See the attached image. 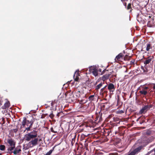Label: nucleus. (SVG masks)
<instances>
[{
	"instance_id": "79ce46f5",
	"label": "nucleus",
	"mask_w": 155,
	"mask_h": 155,
	"mask_svg": "<svg viewBox=\"0 0 155 155\" xmlns=\"http://www.w3.org/2000/svg\"><path fill=\"white\" fill-rule=\"evenodd\" d=\"M13 132L15 133H16L18 131V129L17 128L13 129Z\"/></svg>"
},
{
	"instance_id": "4be33fe9",
	"label": "nucleus",
	"mask_w": 155,
	"mask_h": 155,
	"mask_svg": "<svg viewBox=\"0 0 155 155\" xmlns=\"http://www.w3.org/2000/svg\"><path fill=\"white\" fill-rule=\"evenodd\" d=\"M131 5V3H129L128 4L127 7H126L127 10H129V12L130 13L131 12L132 10V9Z\"/></svg>"
},
{
	"instance_id": "4468645a",
	"label": "nucleus",
	"mask_w": 155,
	"mask_h": 155,
	"mask_svg": "<svg viewBox=\"0 0 155 155\" xmlns=\"http://www.w3.org/2000/svg\"><path fill=\"white\" fill-rule=\"evenodd\" d=\"M110 107L109 103L108 102L103 104L101 105V110H104L105 109L107 110Z\"/></svg>"
},
{
	"instance_id": "6e6552de",
	"label": "nucleus",
	"mask_w": 155,
	"mask_h": 155,
	"mask_svg": "<svg viewBox=\"0 0 155 155\" xmlns=\"http://www.w3.org/2000/svg\"><path fill=\"white\" fill-rule=\"evenodd\" d=\"M73 92V91L72 93L66 92L65 94V98L67 100L72 101L73 100H74V97L72 95Z\"/></svg>"
},
{
	"instance_id": "412c9836",
	"label": "nucleus",
	"mask_w": 155,
	"mask_h": 155,
	"mask_svg": "<svg viewBox=\"0 0 155 155\" xmlns=\"http://www.w3.org/2000/svg\"><path fill=\"white\" fill-rule=\"evenodd\" d=\"M152 45L150 44V43L147 44V47L146 48V51H149L150 49H152Z\"/></svg>"
},
{
	"instance_id": "5701e85b",
	"label": "nucleus",
	"mask_w": 155,
	"mask_h": 155,
	"mask_svg": "<svg viewBox=\"0 0 155 155\" xmlns=\"http://www.w3.org/2000/svg\"><path fill=\"white\" fill-rule=\"evenodd\" d=\"M65 115V114H64V113L63 112L61 111L60 112L58 113L57 114V116L58 117H63Z\"/></svg>"
},
{
	"instance_id": "72a5a7b5",
	"label": "nucleus",
	"mask_w": 155,
	"mask_h": 155,
	"mask_svg": "<svg viewBox=\"0 0 155 155\" xmlns=\"http://www.w3.org/2000/svg\"><path fill=\"white\" fill-rule=\"evenodd\" d=\"M88 143L89 142H87L86 141L84 142V147L86 150H88Z\"/></svg>"
},
{
	"instance_id": "5fc2aeb1",
	"label": "nucleus",
	"mask_w": 155,
	"mask_h": 155,
	"mask_svg": "<svg viewBox=\"0 0 155 155\" xmlns=\"http://www.w3.org/2000/svg\"><path fill=\"white\" fill-rule=\"evenodd\" d=\"M0 155H2V153H0Z\"/></svg>"
},
{
	"instance_id": "7c9ffc66",
	"label": "nucleus",
	"mask_w": 155,
	"mask_h": 155,
	"mask_svg": "<svg viewBox=\"0 0 155 155\" xmlns=\"http://www.w3.org/2000/svg\"><path fill=\"white\" fill-rule=\"evenodd\" d=\"M107 87V85H105L104 87L101 88L100 90V93H103V91L106 90Z\"/></svg>"
},
{
	"instance_id": "2f4dec72",
	"label": "nucleus",
	"mask_w": 155,
	"mask_h": 155,
	"mask_svg": "<svg viewBox=\"0 0 155 155\" xmlns=\"http://www.w3.org/2000/svg\"><path fill=\"white\" fill-rule=\"evenodd\" d=\"M153 24L152 23H151L150 21H149L148 22L147 24V26L148 27H152L153 26Z\"/></svg>"
},
{
	"instance_id": "bb28decb",
	"label": "nucleus",
	"mask_w": 155,
	"mask_h": 155,
	"mask_svg": "<svg viewBox=\"0 0 155 155\" xmlns=\"http://www.w3.org/2000/svg\"><path fill=\"white\" fill-rule=\"evenodd\" d=\"M87 137V136L82 134L81 135L80 137V140L81 141H82L85 139V138Z\"/></svg>"
},
{
	"instance_id": "f704fd0d",
	"label": "nucleus",
	"mask_w": 155,
	"mask_h": 155,
	"mask_svg": "<svg viewBox=\"0 0 155 155\" xmlns=\"http://www.w3.org/2000/svg\"><path fill=\"white\" fill-rule=\"evenodd\" d=\"M87 101V100H81L80 101V102H81V103L82 104H85L86 103Z\"/></svg>"
},
{
	"instance_id": "20e7f679",
	"label": "nucleus",
	"mask_w": 155,
	"mask_h": 155,
	"mask_svg": "<svg viewBox=\"0 0 155 155\" xmlns=\"http://www.w3.org/2000/svg\"><path fill=\"white\" fill-rule=\"evenodd\" d=\"M153 107L152 104H147L144 106L139 112L140 114H145L150 109Z\"/></svg>"
},
{
	"instance_id": "ddd939ff",
	"label": "nucleus",
	"mask_w": 155,
	"mask_h": 155,
	"mask_svg": "<svg viewBox=\"0 0 155 155\" xmlns=\"http://www.w3.org/2000/svg\"><path fill=\"white\" fill-rule=\"evenodd\" d=\"M80 74L79 73V71H76L75 72L74 75V80L76 81H79V76H80Z\"/></svg>"
},
{
	"instance_id": "c03bdc74",
	"label": "nucleus",
	"mask_w": 155,
	"mask_h": 155,
	"mask_svg": "<svg viewBox=\"0 0 155 155\" xmlns=\"http://www.w3.org/2000/svg\"><path fill=\"white\" fill-rule=\"evenodd\" d=\"M107 92H108L107 91V90H105L103 91V93H101V94H104V93L107 94ZM100 94H101V93H100Z\"/></svg>"
},
{
	"instance_id": "a18cd8bd",
	"label": "nucleus",
	"mask_w": 155,
	"mask_h": 155,
	"mask_svg": "<svg viewBox=\"0 0 155 155\" xmlns=\"http://www.w3.org/2000/svg\"><path fill=\"white\" fill-rule=\"evenodd\" d=\"M106 71H107V70H106V69H105V70H104L103 71L101 74H104V73Z\"/></svg>"
},
{
	"instance_id": "1a4fd4ad",
	"label": "nucleus",
	"mask_w": 155,
	"mask_h": 155,
	"mask_svg": "<svg viewBox=\"0 0 155 155\" xmlns=\"http://www.w3.org/2000/svg\"><path fill=\"white\" fill-rule=\"evenodd\" d=\"M142 148V146H139L135 149L132 151L128 154L127 155H135L136 154L139 152Z\"/></svg>"
},
{
	"instance_id": "423d86ee",
	"label": "nucleus",
	"mask_w": 155,
	"mask_h": 155,
	"mask_svg": "<svg viewBox=\"0 0 155 155\" xmlns=\"http://www.w3.org/2000/svg\"><path fill=\"white\" fill-rule=\"evenodd\" d=\"M89 71L90 73H92L95 77L98 75V70L95 67L91 66L89 68Z\"/></svg>"
},
{
	"instance_id": "7ed1b4c3",
	"label": "nucleus",
	"mask_w": 155,
	"mask_h": 155,
	"mask_svg": "<svg viewBox=\"0 0 155 155\" xmlns=\"http://www.w3.org/2000/svg\"><path fill=\"white\" fill-rule=\"evenodd\" d=\"M7 141L8 145V152L11 151L12 150H13L15 148L16 144V142L15 140L12 138H10L7 139Z\"/></svg>"
},
{
	"instance_id": "f03ea898",
	"label": "nucleus",
	"mask_w": 155,
	"mask_h": 155,
	"mask_svg": "<svg viewBox=\"0 0 155 155\" xmlns=\"http://www.w3.org/2000/svg\"><path fill=\"white\" fill-rule=\"evenodd\" d=\"M34 121V119L29 121L27 120L26 117H24L23 120L21 122L22 125L21 126V129L25 128V130L23 131L24 133L25 132L26 130L29 131L31 130Z\"/></svg>"
},
{
	"instance_id": "f257e3e1",
	"label": "nucleus",
	"mask_w": 155,
	"mask_h": 155,
	"mask_svg": "<svg viewBox=\"0 0 155 155\" xmlns=\"http://www.w3.org/2000/svg\"><path fill=\"white\" fill-rule=\"evenodd\" d=\"M38 131L34 128L30 132L26 134L24 139L25 140L29 141L28 143L32 145V147L37 145L38 144V139L37 138Z\"/></svg>"
},
{
	"instance_id": "dca6fc26",
	"label": "nucleus",
	"mask_w": 155,
	"mask_h": 155,
	"mask_svg": "<svg viewBox=\"0 0 155 155\" xmlns=\"http://www.w3.org/2000/svg\"><path fill=\"white\" fill-rule=\"evenodd\" d=\"M111 74V72L109 73H106L105 75H103L101 78V79L103 81V82L105 80L108 79L110 76Z\"/></svg>"
},
{
	"instance_id": "9b49d317",
	"label": "nucleus",
	"mask_w": 155,
	"mask_h": 155,
	"mask_svg": "<svg viewBox=\"0 0 155 155\" xmlns=\"http://www.w3.org/2000/svg\"><path fill=\"white\" fill-rule=\"evenodd\" d=\"M107 88L110 92H113L115 90L114 85L112 83H109L108 85L107 84Z\"/></svg>"
},
{
	"instance_id": "a19ab883",
	"label": "nucleus",
	"mask_w": 155,
	"mask_h": 155,
	"mask_svg": "<svg viewBox=\"0 0 155 155\" xmlns=\"http://www.w3.org/2000/svg\"><path fill=\"white\" fill-rule=\"evenodd\" d=\"M148 89V87H143V90H147Z\"/></svg>"
},
{
	"instance_id": "393cba45",
	"label": "nucleus",
	"mask_w": 155,
	"mask_h": 155,
	"mask_svg": "<svg viewBox=\"0 0 155 155\" xmlns=\"http://www.w3.org/2000/svg\"><path fill=\"white\" fill-rule=\"evenodd\" d=\"M139 93L140 94H143L144 95H146L147 94V91L143 90L140 91H139Z\"/></svg>"
},
{
	"instance_id": "37998d69",
	"label": "nucleus",
	"mask_w": 155,
	"mask_h": 155,
	"mask_svg": "<svg viewBox=\"0 0 155 155\" xmlns=\"http://www.w3.org/2000/svg\"><path fill=\"white\" fill-rule=\"evenodd\" d=\"M152 84L153 85V90H155V83H153V84Z\"/></svg>"
},
{
	"instance_id": "603ef678",
	"label": "nucleus",
	"mask_w": 155,
	"mask_h": 155,
	"mask_svg": "<svg viewBox=\"0 0 155 155\" xmlns=\"http://www.w3.org/2000/svg\"><path fill=\"white\" fill-rule=\"evenodd\" d=\"M86 155V153L85 152V153H84V155Z\"/></svg>"
},
{
	"instance_id": "de8ad7c7",
	"label": "nucleus",
	"mask_w": 155,
	"mask_h": 155,
	"mask_svg": "<svg viewBox=\"0 0 155 155\" xmlns=\"http://www.w3.org/2000/svg\"><path fill=\"white\" fill-rule=\"evenodd\" d=\"M2 105V101L0 100V106Z\"/></svg>"
},
{
	"instance_id": "c9c22d12",
	"label": "nucleus",
	"mask_w": 155,
	"mask_h": 155,
	"mask_svg": "<svg viewBox=\"0 0 155 155\" xmlns=\"http://www.w3.org/2000/svg\"><path fill=\"white\" fill-rule=\"evenodd\" d=\"M51 131L52 132H53V133H57V131H55V130H54V129H53V128L52 127H51Z\"/></svg>"
},
{
	"instance_id": "473e14b6",
	"label": "nucleus",
	"mask_w": 155,
	"mask_h": 155,
	"mask_svg": "<svg viewBox=\"0 0 155 155\" xmlns=\"http://www.w3.org/2000/svg\"><path fill=\"white\" fill-rule=\"evenodd\" d=\"M121 129H122L120 127H118V130L115 132V134H116L118 133H119L120 134V131H121Z\"/></svg>"
},
{
	"instance_id": "cd10ccee",
	"label": "nucleus",
	"mask_w": 155,
	"mask_h": 155,
	"mask_svg": "<svg viewBox=\"0 0 155 155\" xmlns=\"http://www.w3.org/2000/svg\"><path fill=\"white\" fill-rule=\"evenodd\" d=\"M6 148L5 146L4 145H0V150L2 151H4L5 150Z\"/></svg>"
},
{
	"instance_id": "6ab92c4d",
	"label": "nucleus",
	"mask_w": 155,
	"mask_h": 155,
	"mask_svg": "<svg viewBox=\"0 0 155 155\" xmlns=\"http://www.w3.org/2000/svg\"><path fill=\"white\" fill-rule=\"evenodd\" d=\"M10 103L9 101H8L5 104L4 106L2 107L3 109H6L8 108L10 106Z\"/></svg>"
},
{
	"instance_id": "6e6d98bb",
	"label": "nucleus",
	"mask_w": 155,
	"mask_h": 155,
	"mask_svg": "<svg viewBox=\"0 0 155 155\" xmlns=\"http://www.w3.org/2000/svg\"><path fill=\"white\" fill-rule=\"evenodd\" d=\"M154 107H155V106H154Z\"/></svg>"
},
{
	"instance_id": "0eeeda50",
	"label": "nucleus",
	"mask_w": 155,
	"mask_h": 155,
	"mask_svg": "<svg viewBox=\"0 0 155 155\" xmlns=\"http://www.w3.org/2000/svg\"><path fill=\"white\" fill-rule=\"evenodd\" d=\"M21 151V146L19 145L17 146L16 147H15L13 150H12L11 151L7 152V153L11 155L12 153H13L15 155H16L18 154Z\"/></svg>"
},
{
	"instance_id": "c85d7f7f",
	"label": "nucleus",
	"mask_w": 155,
	"mask_h": 155,
	"mask_svg": "<svg viewBox=\"0 0 155 155\" xmlns=\"http://www.w3.org/2000/svg\"><path fill=\"white\" fill-rule=\"evenodd\" d=\"M55 146L52 149L50 150L49 152H48L45 155H50L52 153L53 151L54 150Z\"/></svg>"
},
{
	"instance_id": "2eb2a0df",
	"label": "nucleus",
	"mask_w": 155,
	"mask_h": 155,
	"mask_svg": "<svg viewBox=\"0 0 155 155\" xmlns=\"http://www.w3.org/2000/svg\"><path fill=\"white\" fill-rule=\"evenodd\" d=\"M103 132V134L105 136H108L109 135H112V131L110 130L104 129Z\"/></svg>"
},
{
	"instance_id": "ea45409f",
	"label": "nucleus",
	"mask_w": 155,
	"mask_h": 155,
	"mask_svg": "<svg viewBox=\"0 0 155 155\" xmlns=\"http://www.w3.org/2000/svg\"><path fill=\"white\" fill-rule=\"evenodd\" d=\"M49 117H51V119H52L54 117V115L53 113H51V114H50L49 115Z\"/></svg>"
},
{
	"instance_id": "8fccbe9b",
	"label": "nucleus",
	"mask_w": 155,
	"mask_h": 155,
	"mask_svg": "<svg viewBox=\"0 0 155 155\" xmlns=\"http://www.w3.org/2000/svg\"><path fill=\"white\" fill-rule=\"evenodd\" d=\"M126 5H127V3H124V5L125 6V7H126Z\"/></svg>"
},
{
	"instance_id": "09e8293b",
	"label": "nucleus",
	"mask_w": 155,
	"mask_h": 155,
	"mask_svg": "<svg viewBox=\"0 0 155 155\" xmlns=\"http://www.w3.org/2000/svg\"><path fill=\"white\" fill-rule=\"evenodd\" d=\"M98 70V71H99L100 72H101V69H99Z\"/></svg>"
},
{
	"instance_id": "4d7b16f0",
	"label": "nucleus",
	"mask_w": 155,
	"mask_h": 155,
	"mask_svg": "<svg viewBox=\"0 0 155 155\" xmlns=\"http://www.w3.org/2000/svg\"><path fill=\"white\" fill-rule=\"evenodd\" d=\"M44 155H45V154H44Z\"/></svg>"
},
{
	"instance_id": "9d476101",
	"label": "nucleus",
	"mask_w": 155,
	"mask_h": 155,
	"mask_svg": "<svg viewBox=\"0 0 155 155\" xmlns=\"http://www.w3.org/2000/svg\"><path fill=\"white\" fill-rule=\"evenodd\" d=\"M124 55L122 53L119 54L115 58V60L116 62L121 61L123 59Z\"/></svg>"
},
{
	"instance_id": "58836bf2",
	"label": "nucleus",
	"mask_w": 155,
	"mask_h": 155,
	"mask_svg": "<svg viewBox=\"0 0 155 155\" xmlns=\"http://www.w3.org/2000/svg\"><path fill=\"white\" fill-rule=\"evenodd\" d=\"M91 140V139L90 138H87L86 139L85 141H86L87 142H90Z\"/></svg>"
},
{
	"instance_id": "a211bd4d",
	"label": "nucleus",
	"mask_w": 155,
	"mask_h": 155,
	"mask_svg": "<svg viewBox=\"0 0 155 155\" xmlns=\"http://www.w3.org/2000/svg\"><path fill=\"white\" fill-rule=\"evenodd\" d=\"M153 59L152 58H148L144 61V63L145 65L149 64Z\"/></svg>"
},
{
	"instance_id": "c756f323",
	"label": "nucleus",
	"mask_w": 155,
	"mask_h": 155,
	"mask_svg": "<svg viewBox=\"0 0 155 155\" xmlns=\"http://www.w3.org/2000/svg\"><path fill=\"white\" fill-rule=\"evenodd\" d=\"M97 119L99 118V121H101L102 120V114L100 113V112H99V115L98 116V115H97Z\"/></svg>"
},
{
	"instance_id": "e433bc0d",
	"label": "nucleus",
	"mask_w": 155,
	"mask_h": 155,
	"mask_svg": "<svg viewBox=\"0 0 155 155\" xmlns=\"http://www.w3.org/2000/svg\"><path fill=\"white\" fill-rule=\"evenodd\" d=\"M135 60H133L130 62V64L131 65H134V64L135 63Z\"/></svg>"
},
{
	"instance_id": "f3484780",
	"label": "nucleus",
	"mask_w": 155,
	"mask_h": 155,
	"mask_svg": "<svg viewBox=\"0 0 155 155\" xmlns=\"http://www.w3.org/2000/svg\"><path fill=\"white\" fill-rule=\"evenodd\" d=\"M97 97V96L94 94L91 95L89 96L88 97V100L89 101L91 102L92 101H95L96 100Z\"/></svg>"
},
{
	"instance_id": "864d4df0",
	"label": "nucleus",
	"mask_w": 155,
	"mask_h": 155,
	"mask_svg": "<svg viewBox=\"0 0 155 155\" xmlns=\"http://www.w3.org/2000/svg\"><path fill=\"white\" fill-rule=\"evenodd\" d=\"M51 105H52V106H53V105H53V102H52V103H51Z\"/></svg>"
},
{
	"instance_id": "a878e982",
	"label": "nucleus",
	"mask_w": 155,
	"mask_h": 155,
	"mask_svg": "<svg viewBox=\"0 0 155 155\" xmlns=\"http://www.w3.org/2000/svg\"><path fill=\"white\" fill-rule=\"evenodd\" d=\"M137 20L140 23H143L144 22V20L143 19H142L139 16L137 17Z\"/></svg>"
},
{
	"instance_id": "39448f33",
	"label": "nucleus",
	"mask_w": 155,
	"mask_h": 155,
	"mask_svg": "<svg viewBox=\"0 0 155 155\" xmlns=\"http://www.w3.org/2000/svg\"><path fill=\"white\" fill-rule=\"evenodd\" d=\"M75 97H74L76 99H77L79 97H85L86 94H84V92L82 91H78L77 89L75 91Z\"/></svg>"
},
{
	"instance_id": "b1692460",
	"label": "nucleus",
	"mask_w": 155,
	"mask_h": 155,
	"mask_svg": "<svg viewBox=\"0 0 155 155\" xmlns=\"http://www.w3.org/2000/svg\"><path fill=\"white\" fill-rule=\"evenodd\" d=\"M131 58V56H129L127 55H126L124 57H123V60L124 61H129Z\"/></svg>"
},
{
	"instance_id": "3c124183",
	"label": "nucleus",
	"mask_w": 155,
	"mask_h": 155,
	"mask_svg": "<svg viewBox=\"0 0 155 155\" xmlns=\"http://www.w3.org/2000/svg\"><path fill=\"white\" fill-rule=\"evenodd\" d=\"M73 139H72V142H71V143H72H72H73Z\"/></svg>"
},
{
	"instance_id": "49530a36",
	"label": "nucleus",
	"mask_w": 155,
	"mask_h": 155,
	"mask_svg": "<svg viewBox=\"0 0 155 155\" xmlns=\"http://www.w3.org/2000/svg\"><path fill=\"white\" fill-rule=\"evenodd\" d=\"M153 151H154V153H154V155H155V148H154V149H153L152 150V152H153Z\"/></svg>"
},
{
	"instance_id": "f8f14e48",
	"label": "nucleus",
	"mask_w": 155,
	"mask_h": 155,
	"mask_svg": "<svg viewBox=\"0 0 155 155\" xmlns=\"http://www.w3.org/2000/svg\"><path fill=\"white\" fill-rule=\"evenodd\" d=\"M153 139V138L152 137L147 138H144L143 139V141L144 142L143 143H144V145H146L150 142H152Z\"/></svg>"
},
{
	"instance_id": "aec40b11",
	"label": "nucleus",
	"mask_w": 155,
	"mask_h": 155,
	"mask_svg": "<svg viewBox=\"0 0 155 155\" xmlns=\"http://www.w3.org/2000/svg\"><path fill=\"white\" fill-rule=\"evenodd\" d=\"M104 83V82L103 83L101 82L99 84L97 85L95 87V90L96 91H98L99 89H100L101 87L103 85V84Z\"/></svg>"
},
{
	"instance_id": "4c0bfd02",
	"label": "nucleus",
	"mask_w": 155,
	"mask_h": 155,
	"mask_svg": "<svg viewBox=\"0 0 155 155\" xmlns=\"http://www.w3.org/2000/svg\"><path fill=\"white\" fill-rule=\"evenodd\" d=\"M124 113V111L123 110H120L117 111V113L121 114Z\"/></svg>"
}]
</instances>
